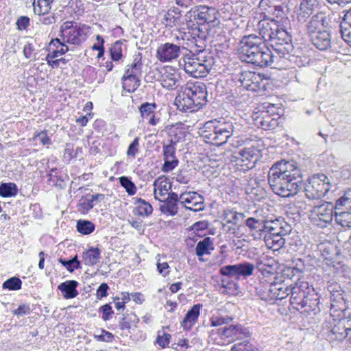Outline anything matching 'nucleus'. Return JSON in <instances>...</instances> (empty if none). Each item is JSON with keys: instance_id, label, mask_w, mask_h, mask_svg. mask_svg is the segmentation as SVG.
<instances>
[{"instance_id": "obj_63", "label": "nucleus", "mask_w": 351, "mask_h": 351, "mask_svg": "<svg viewBox=\"0 0 351 351\" xmlns=\"http://www.w3.org/2000/svg\"><path fill=\"white\" fill-rule=\"evenodd\" d=\"M38 15V23L44 25H50L56 23V17L53 12L48 11L47 12L35 13Z\"/></svg>"}, {"instance_id": "obj_21", "label": "nucleus", "mask_w": 351, "mask_h": 351, "mask_svg": "<svg viewBox=\"0 0 351 351\" xmlns=\"http://www.w3.org/2000/svg\"><path fill=\"white\" fill-rule=\"evenodd\" d=\"M188 51L185 47L181 48L179 45L173 43H166L161 44L156 50V58L161 62H171Z\"/></svg>"}, {"instance_id": "obj_30", "label": "nucleus", "mask_w": 351, "mask_h": 351, "mask_svg": "<svg viewBox=\"0 0 351 351\" xmlns=\"http://www.w3.org/2000/svg\"><path fill=\"white\" fill-rule=\"evenodd\" d=\"M328 25V22L326 14L323 12H317L311 16L306 27L311 36L312 34L325 30Z\"/></svg>"}, {"instance_id": "obj_25", "label": "nucleus", "mask_w": 351, "mask_h": 351, "mask_svg": "<svg viewBox=\"0 0 351 351\" xmlns=\"http://www.w3.org/2000/svg\"><path fill=\"white\" fill-rule=\"evenodd\" d=\"M291 231V227L283 219L267 221L265 234L270 236L284 237Z\"/></svg>"}, {"instance_id": "obj_37", "label": "nucleus", "mask_w": 351, "mask_h": 351, "mask_svg": "<svg viewBox=\"0 0 351 351\" xmlns=\"http://www.w3.org/2000/svg\"><path fill=\"white\" fill-rule=\"evenodd\" d=\"M79 285L78 282L74 280H66L58 286V289L60 291L64 299H73L79 294L77 287Z\"/></svg>"}, {"instance_id": "obj_17", "label": "nucleus", "mask_w": 351, "mask_h": 351, "mask_svg": "<svg viewBox=\"0 0 351 351\" xmlns=\"http://www.w3.org/2000/svg\"><path fill=\"white\" fill-rule=\"evenodd\" d=\"M274 106L271 105L266 111H262L254 117L255 125L265 130H271L277 128L280 124V117L278 113L274 111Z\"/></svg>"}, {"instance_id": "obj_5", "label": "nucleus", "mask_w": 351, "mask_h": 351, "mask_svg": "<svg viewBox=\"0 0 351 351\" xmlns=\"http://www.w3.org/2000/svg\"><path fill=\"white\" fill-rule=\"evenodd\" d=\"M293 308L302 313L316 315L320 311L319 296L308 282L298 279L294 285L289 284L288 295Z\"/></svg>"}, {"instance_id": "obj_3", "label": "nucleus", "mask_w": 351, "mask_h": 351, "mask_svg": "<svg viewBox=\"0 0 351 351\" xmlns=\"http://www.w3.org/2000/svg\"><path fill=\"white\" fill-rule=\"evenodd\" d=\"M221 161L223 160L226 165L236 162L239 159L242 162H249L254 167L259 156V150L254 146L245 147L238 153L237 149L241 145V143L237 136H233L234 127L230 120L226 121L221 117Z\"/></svg>"}, {"instance_id": "obj_54", "label": "nucleus", "mask_w": 351, "mask_h": 351, "mask_svg": "<svg viewBox=\"0 0 351 351\" xmlns=\"http://www.w3.org/2000/svg\"><path fill=\"white\" fill-rule=\"evenodd\" d=\"M224 183L221 184L223 186V191L225 192L226 195H228L230 196L235 195L238 193L239 187L237 185V179L234 177L228 178L226 176V180H223Z\"/></svg>"}, {"instance_id": "obj_40", "label": "nucleus", "mask_w": 351, "mask_h": 351, "mask_svg": "<svg viewBox=\"0 0 351 351\" xmlns=\"http://www.w3.org/2000/svg\"><path fill=\"white\" fill-rule=\"evenodd\" d=\"M234 265L238 281L240 279H246L249 276H252L255 269V267L252 263L247 261L241 262Z\"/></svg>"}, {"instance_id": "obj_61", "label": "nucleus", "mask_w": 351, "mask_h": 351, "mask_svg": "<svg viewBox=\"0 0 351 351\" xmlns=\"http://www.w3.org/2000/svg\"><path fill=\"white\" fill-rule=\"evenodd\" d=\"M232 351H260V350L249 339L235 343L231 348Z\"/></svg>"}, {"instance_id": "obj_53", "label": "nucleus", "mask_w": 351, "mask_h": 351, "mask_svg": "<svg viewBox=\"0 0 351 351\" xmlns=\"http://www.w3.org/2000/svg\"><path fill=\"white\" fill-rule=\"evenodd\" d=\"M76 229L83 235H89L95 230V225L87 219H79L76 223Z\"/></svg>"}, {"instance_id": "obj_59", "label": "nucleus", "mask_w": 351, "mask_h": 351, "mask_svg": "<svg viewBox=\"0 0 351 351\" xmlns=\"http://www.w3.org/2000/svg\"><path fill=\"white\" fill-rule=\"evenodd\" d=\"M119 181L120 185L125 189L129 195L132 196L136 194L137 188L130 178L123 176L119 178Z\"/></svg>"}, {"instance_id": "obj_41", "label": "nucleus", "mask_w": 351, "mask_h": 351, "mask_svg": "<svg viewBox=\"0 0 351 351\" xmlns=\"http://www.w3.org/2000/svg\"><path fill=\"white\" fill-rule=\"evenodd\" d=\"M82 258L86 265L93 266L101 258V250L98 247H90L83 252Z\"/></svg>"}, {"instance_id": "obj_39", "label": "nucleus", "mask_w": 351, "mask_h": 351, "mask_svg": "<svg viewBox=\"0 0 351 351\" xmlns=\"http://www.w3.org/2000/svg\"><path fill=\"white\" fill-rule=\"evenodd\" d=\"M272 280L269 281L268 279L261 278L259 283L255 287L256 294L263 300L271 302V289Z\"/></svg>"}, {"instance_id": "obj_16", "label": "nucleus", "mask_w": 351, "mask_h": 351, "mask_svg": "<svg viewBox=\"0 0 351 351\" xmlns=\"http://www.w3.org/2000/svg\"><path fill=\"white\" fill-rule=\"evenodd\" d=\"M184 51L182 54V58L179 60V66L183 68L186 73L190 74L194 77L201 76V74L204 73L202 71V66L201 65L200 57H195L193 51L190 50Z\"/></svg>"}, {"instance_id": "obj_44", "label": "nucleus", "mask_w": 351, "mask_h": 351, "mask_svg": "<svg viewBox=\"0 0 351 351\" xmlns=\"http://www.w3.org/2000/svg\"><path fill=\"white\" fill-rule=\"evenodd\" d=\"M181 16V10L180 8L176 7L170 8L164 17L166 26L172 27L179 25Z\"/></svg>"}, {"instance_id": "obj_22", "label": "nucleus", "mask_w": 351, "mask_h": 351, "mask_svg": "<svg viewBox=\"0 0 351 351\" xmlns=\"http://www.w3.org/2000/svg\"><path fill=\"white\" fill-rule=\"evenodd\" d=\"M105 199V195L102 193L90 194L87 193L81 197L77 204V210L83 215L87 214L93 208L96 202H103Z\"/></svg>"}, {"instance_id": "obj_31", "label": "nucleus", "mask_w": 351, "mask_h": 351, "mask_svg": "<svg viewBox=\"0 0 351 351\" xmlns=\"http://www.w3.org/2000/svg\"><path fill=\"white\" fill-rule=\"evenodd\" d=\"M310 37L313 45L319 50L326 51L331 47V36L328 30L312 34Z\"/></svg>"}, {"instance_id": "obj_34", "label": "nucleus", "mask_w": 351, "mask_h": 351, "mask_svg": "<svg viewBox=\"0 0 351 351\" xmlns=\"http://www.w3.org/2000/svg\"><path fill=\"white\" fill-rule=\"evenodd\" d=\"M161 85L168 89L174 90L178 87L181 86L182 79L179 73L177 72H171L165 70L162 74Z\"/></svg>"}, {"instance_id": "obj_45", "label": "nucleus", "mask_w": 351, "mask_h": 351, "mask_svg": "<svg viewBox=\"0 0 351 351\" xmlns=\"http://www.w3.org/2000/svg\"><path fill=\"white\" fill-rule=\"evenodd\" d=\"M351 210V189L344 192L343 195L336 200L335 211Z\"/></svg>"}, {"instance_id": "obj_62", "label": "nucleus", "mask_w": 351, "mask_h": 351, "mask_svg": "<svg viewBox=\"0 0 351 351\" xmlns=\"http://www.w3.org/2000/svg\"><path fill=\"white\" fill-rule=\"evenodd\" d=\"M54 0H34L33 6L34 13L47 12L50 11L51 5Z\"/></svg>"}, {"instance_id": "obj_2", "label": "nucleus", "mask_w": 351, "mask_h": 351, "mask_svg": "<svg viewBox=\"0 0 351 351\" xmlns=\"http://www.w3.org/2000/svg\"><path fill=\"white\" fill-rule=\"evenodd\" d=\"M268 183L276 195L289 197L303 186L300 169L294 160H282L275 162L268 172Z\"/></svg>"}, {"instance_id": "obj_58", "label": "nucleus", "mask_w": 351, "mask_h": 351, "mask_svg": "<svg viewBox=\"0 0 351 351\" xmlns=\"http://www.w3.org/2000/svg\"><path fill=\"white\" fill-rule=\"evenodd\" d=\"M258 268L263 274L262 278L268 279L269 281L273 280L274 278H280V275L275 272V269L271 265L261 262L258 263Z\"/></svg>"}, {"instance_id": "obj_6", "label": "nucleus", "mask_w": 351, "mask_h": 351, "mask_svg": "<svg viewBox=\"0 0 351 351\" xmlns=\"http://www.w3.org/2000/svg\"><path fill=\"white\" fill-rule=\"evenodd\" d=\"M89 29L85 24L66 21L60 25L58 38L64 45L79 46L87 39Z\"/></svg>"}, {"instance_id": "obj_18", "label": "nucleus", "mask_w": 351, "mask_h": 351, "mask_svg": "<svg viewBox=\"0 0 351 351\" xmlns=\"http://www.w3.org/2000/svg\"><path fill=\"white\" fill-rule=\"evenodd\" d=\"M265 78L256 72L245 71L239 73V86L248 90L254 92L265 89V84L263 83Z\"/></svg>"}, {"instance_id": "obj_26", "label": "nucleus", "mask_w": 351, "mask_h": 351, "mask_svg": "<svg viewBox=\"0 0 351 351\" xmlns=\"http://www.w3.org/2000/svg\"><path fill=\"white\" fill-rule=\"evenodd\" d=\"M185 21L189 29H193V27L199 25L205 30L204 25H206V17L203 7L192 8L186 14Z\"/></svg>"}, {"instance_id": "obj_36", "label": "nucleus", "mask_w": 351, "mask_h": 351, "mask_svg": "<svg viewBox=\"0 0 351 351\" xmlns=\"http://www.w3.org/2000/svg\"><path fill=\"white\" fill-rule=\"evenodd\" d=\"M69 50L67 45L63 44L60 41V38H56L52 39L48 47L49 53L46 56V59H53L60 55L66 53Z\"/></svg>"}, {"instance_id": "obj_55", "label": "nucleus", "mask_w": 351, "mask_h": 351, "mask_svg": "<svg viewBox=\"0 0 351 351\" xmlns=\"http://www.w3.org/2000/svg\"><path fill=\"white\" fill-rule=\"evenodd\" d=\"M200 58H204V60H201V65L202 66V71L206 70L207 73L211 72L212 70H214V73L217 70L218 64H217V59L218 57L215 58L213 55L201 56Z\"/></svg>"}, {"instance_id": "obj_4", "label": "nucleus", "mask_w": 351, "mask_h": 351, "mask_svg": "<svg viewBox=\"0 0 351 351\" xmlns=\"http://www.w3.org/2000/svg\"><path fill=\"white\" fill-rule=\"evenodd\" d=\"M219 82V79H217L215 83L208 82L207 84L202 82H189L184 86H181V90L175 99L178 109L185 112L197 111L206 104L209 90L217 98Z\"/></svg>"}, {"instance_id": "obj_52", "label": "nucleus", "mask_w": 351, "mask_h": 351, "mask_svg": "<svg viewBox=\"0 0 351 351\" xmlns=\"http://www.w3.org/2000/svg\"><path fill=\"white\" fill-rule=\"evenodd\" d=\"M160 178L156 179L154 182V195L155 199L161 201L157 196V191H158V195L161 197H164L166 194L169 193V190L171 188V183L167 182L166 180H160Z\"/></svg>"}, {"instance_id": "obj_23", "label": "nucleus", "mask_w": 351, "mask_h": 351, "mask_svg": "<svg viewBox=\"0 0 351 351\" xmlns=\"http://www.w3.org/2000/svg\"><path fill=\"white\" fill-rule=\"evenodd\" d=\"M271 302L281 300L288 296L289 283L283 279V275H280V278H274L271 282Z\"/></svg>"}, {"instance_id": "obj_19", "label": "nucleus", "mask_w": 351, "mask_h": 351, "mask_svg": "<svg viewBox=\"0 0 351 351\" xmlns=\"http://www.w3.org/2000/svg\"><path fill=\"white\" fill-rule=\"evenodd\" d=\"M189 33L191 34V36L193 38L192 43H194V46L195 47L194 52L197 53V55L200 53H204L206 39L209 40V42L211 43V46L215 47L213 50H215L217 53L218 49L217 47L219 45V43L218 41H216L215 39L214 43H212V38H209L208 31L204 30L202 27H200L199 25L195 26V27H193V29H189Z\"/></svg>"}, {"instance_id": "obj_60", "label": "nucleus", "mask_w": 351, "mask_h": 351, "mask_svg": "<svg viewBox=\"0 0 351 351\" xmlns=\"http://www.w3.org/2000/svg\"><path fill=\"white\" fill-rule=\"evenodd\" d=\"M22 284V280L19 277L13 276L3 282L2 289L9 291H18L21 289Z\"/></svg>"}, {"instance_id": "obj_14", "label": "nucleus", "mask_w": 351, "mask_h": 351, "mask_svg": "<svg viewBox=\"0 0 351 351\" xmlns=\"http://www.w3.org/2000/svg\"><path fill=\"white\" fill-rule=\"evenodd\" d=\"M245 215L243 213H238L234 209H224L221 216V230L228 234L227 238L235 234L239 230L237 223L239 219H243Z\"/></svg>"}, {"instance_id": "obj_24", "label": "nucleus", "mask_w": 351, "mask_h": 351, "mask_svg": "<svg viewBox=\"0 0 351 351\" xmlns=\"http://www.w3.org/2000/svg\"><path fill=\"white\" fill-rule=\"evenodd\" d=\"M180 199V203L184 205L186 209L195 212L204 209V197L196 193H182Z\"/></svg>"}, {"instance_id": "obj_8", "label": "nucleus", "mask_w": 351, "mask_h": 351, "mask_svg": "<svg viewBox=\"0 0 351 351\" xmlns=\"http://www.w3.org/2000/svg\"><path fill=\"white\" fill-rule=\"evenodd\" d=\"M142 54L134 56L133 62L127 66L125 73L121 78L122 86L128 93L134 92L141 85L140 78L143 73Z\"/></svg>"}, {"instance_id": "obj_11", "label": "nucleus", "mask_w": 351, "mask_h": 351, "mask_svg": "<svg viewBox=\"0 0 351 351\" xmlns=\"http://www.w3.org/2000/svg\"><path fill=\"white\" fill-rule=\"evenodd\" d=\"M272 36L269 41L272 43L273 46H276L274 50L278 55V56H276L277 57L275 59L276 61L278 60L279 58H284L292 49V34L287 28L278 23L277 28L274 30Z\"/></svg>"}, {"instance_id": "obj_38", "label": "nucleus", "mask_w": 351, "mask_h": 351, "mask_svg": "<svg viewBox=\"0 0 351 351\" xmlns=\"http://www.w3.org/2000/svg\"><path fill=\"white\" fill-rule=\"evenodd\" d=\"M348 335V332H346L343 327L340 326V322L337 317H333L331 328L327 335L329 340L341 341Z\"/></svg>"}, {"instance_id": "obj_7", "label": "nucleus", "mask_w": 351, "mask_h": 351, "mask_svg": "<svg viewBox=\"0 0 351 351\" xmlns=\"http://www.w3.org/2000/svg\"><path fill=\"white\" fill-rule=\"evenodd\" d=\"M233 318L230 316L221 315V346L228 345L234 340L251 341L252 332L249 328L241 324L231 323Z\"/></svg>"}, {"instance_id": "obj_42", "label": "nucleus", "mask_w": 351, "mask_h": 351, "mask_svg": "<svg viewBox=\"0 0 351 351\" xmlns=\"http://www.w3.org/2000/svg\"><path fill=\"white\" fill-rule=\"evenodd\" d=\"M126 40H119L114 42L110 48V54L112 60L119 61L123 57V50L126 49Z\"/></svg>"}, {"instance_id": "obj_12", "label": "nucleus", "mask_w": 351, "mask_h": 351, "mask_svg": "<svg viewBox=\"0 0 351 351\" xmlns=\"http://www.w3.org/2000/svg\"><path fill=\"white\" fill-rule=\"evenodd\" d=\"M229 8H232L228 3L224 4L223 8H221V19L223 20V23L221 22V48L224 49H230L234 38L232 33L235 29V23L231 19L232 14L228 10Z\"/></svg>"}, {"instance_id": "obj_51", "label": "nucleus", "mask_w": 351, "mask_h": 351, "mask_svg": "<svg viewBox=\"0 0 351 351\" xmlns=\"http://www.w3.org/2000/svg\"><path fill=\"white\" fill-rule=\"evenodd\" d=\"M262 239L265 241L266 245L273 250H277L285 245V239L282 237L270 236L265 234Z\"/></svg>"}, {"instance_id": "obj_20", "label": "nucleus", "mask_w": 351, "mask_h": 351, "mask_svg": "<svg viewBox=\"0 0 351 351\" xmlns=\"http://www.w3.org/2000/svg\"><path fill=\"white\" fill-rule=\"evenodd\" d=\"M203 10L205 11L206 17V25L204 29L208 31L209 38H212V43L219 40V21H217L218 11L215 8L211 7L204 6Z\"/></svg>"}, {"instance_id": "obj_9", "label": "nucleus", "mask_w": 351, "mask_h": 351, "mask_svg": "<svg viewBox=\"0 0 351 351\" xmlns=\"http://www.w3.org/2000/svg\"><path fill=\"white\" fill-rule=\"evenodd\" d=\"M326 289L330 298V315L335 317L336 312L346 311L350 295L341 285L335 281H328Z\"/></svg>"}, {"instance_id": "obj_1", "label": "nucleus", "mask_w": 351, "mask_h": 351, "mask_svg": "<svg viewBox=\"0 0 351 351\" xmlns=\"http://www.w3.org/2000/svg\"><path fill=\"white\" fill-rule=\"evenodd\" d=\"M256 19L258 20L255 29L261 37L254 34L245 36L239 43V56L243 62L260 67L267 66L274 62L277 57L272 53L264 41L267 42L271 39L279 21L271 19L264 12L259 14V18L254 17L253 23L256 21Z\"/></svg>"}, {"instance_id": "obj_57", "label": "nucleus", "mask_w": 351, "mask_h": 351, "mask_svg": "<svg viewBox=\"0 0 351 351\" xmlns=\"http://www.w3.org/2000/svg\"><path fill=\"white\" fill-rule=\"evenodd\" d=\"M58 262L61 263L69 272H73L75 269H78L82 267L81 263L78 260L77 255H75L70 260L60 257L58 258Z\"/></svg>"}, {"instance_id": "obj_33", "label": "nucleus", "mask_w": 351, "mask_h": 351, "mask_svg": "<svg viewBox=\"0 0 351 351\" xmlns=\"http://www.w3.org/2000/svg\"><path fill=\"white\" fill-rule=\"evenodd\" d=\"M156 108L157 105L155 102H144L138 107L142 118L147 119L149 124L152 125H156L160 121V118L155 115Z\"/></svg>"}, {"instance_id": "obj_47", "label": "nucleus", "mask_w": 351, "mask_h": 351, "mask_svg": "<svg viewBox=\"0 0 351 351\" xmlns=\"http://www.w3.org/2000/svg\"><path fill=\"white\" fill-rule=\"evenodd\" d=\"M288 10L287 6L285 3H281L276 5H270L269 6L268 12L273 15L274 18L272 19H276L279 21V24L280 22H283V20L287 21V17H286L287 12Z\"/></svg>"}, {"instance_id": "obj_48", "label": "nucleus", "mask_w": 351, "mask_h": 351, "mask_svg": "<svg viewBox=\"0 0 351 351\" xmlns=\"http://www.w3.org/2000/svg\"><path fill=\"white\" fill-rule=\"evenodd\" d=\"M214 249L213 242L210 237H206L203 240L199 241L195 247L196 255L199 257V260L202 261L200 258L204 254H210V251Z\"/></svg>"}, {"instance_id": "obj_28", "label": "nucleus", "mask_w": 351, "mask_h": 351, "mask_svg": "<svg viewBox=\"0 0 351 351\" xmlns=\"http://www.w3.org/2000/svg\"><path fill=\"white\" fill-rule=\"evenodd\" d=\"M228 49L229 51H223L225 49L221 48V70L225 74L232 75L234 74V72L237 68L238 62L232 53L233 49L230 48Z\"/></svg>"}, {"instance_id": "obj_27", "label": "nucleus", "mask_w": 351, "mask_h": 351, "mask_svg": "<svg viewBox=\"0 0 351 351\" xmlns=\"http://www.w3.org/2000/svg\"><path fill=\"white\" fill-rule=\"evenodd\" d=\"M267 220L263 218L249 217L245 221L250 232L255 239H262L265 234Z\"/></svg>"}, {"instance_id": "obj_64", "label": "nucleus", "mask_w": 351, "mask_h": 351, "mask_svg": "<svg viewBox=\"0 0 351 351\" xmlns=\"http://www.w3.org/2000/svg\"><path fill=\"white\" fill-rule=\"evenodd\" d=\"M67 8L71 10V13H74L76 16H82L85 10L84 5L81 0H70Z\"/></svg>"}, {"instance_id": "obj_46", "label": "nucleus", "mask_w": 351, "mask_h": 351, "mask_svg": "<svg viewBox=\"0 0 351 351\" xmlns=\"http://www.w3.org/2000/svg\"><path fill=\"white\" fill-rule=\"evenodd\" d=\"M138 322L139 319L134 313L123 314L119 322V327L121 330H129L133 325L136 326Z\"/></svg>"}, {"instance_id": "obj_29", "label": "nucleus", "mask_w": 351, "mask_h": 351, "mask_svg": "<svg viewBox=\"0 0 351 351\" xmlns=\"http://www.w3.org/2000/svg\"><path fill=\"white\" fill-rule=\"evenodd\" d=\"M49 171L47 172V184L49 186H55L58 189H62L66 187V181L69 180L67 175L56 167L49 168L47 167Z\"/></svg>"}, {"instance_id": "obj_56", "label": "nucleus", "mask_w": 351, "mask_h": 351, "mask_svg": "<svg viewBox=\"0 0 351 351\" xmlns=\"http://www.w3.org/2000/svg\"><path fill=\"white\" fill-rule=\"evenodd\" d=\"M335 317L340 322V326L343 327L349 335L351 332V313L346 311H343V312L338 311L336 312L334 317Z\"/></svg>"}, {"instance_id": "obj_32", "label": "nucleus", "mask_w": 351, "mask_h": 351, "mask_svg": "<svg viewBox=\"0 0 351 351\" xmlns=\"http://www.w3.org/2000/svg\"><path fill=\"white\" fill-rule=\"evenodd\" d=\"M202 304L197 303L194 304L187 311L181 323V326L184 330L189 331L191 330L192 327L194 326L199 316L200 311L202 310Z\"/></svg>"}, {"instance_id": "obj_50", "label": "nucleus", "mask_w": 351, "mask_h": 351, "mask_svg": "<svg viewBox=\"0 0 351 351\" xmlns=\"http://www.w3.org/2000/svg\"><path fill=\"white\" fill-rule=\"evenodd\" d=\"M19 193V188L14 182H1L0 184V196L2 197H15Z\"/></svg>"}, {"instance_id": "obj_35", "label": "nucleus", "mask_w": 351, "mask_h": 351, "mask_svg": "<svg viewBox=\"0 0 351 351\" xmlns=\"http://www.w3.org/2000/svg\"><path fill=\"white\" fill-rule=\"evenodd\" d=\"M343 16L340 24V33L343 40L351 47V8L342 12Z\"/></svg>"}, {"instance_id": "obj_13", "label": "nucleus", "mask_w": 351, "mask_h": 351, "mask_svg": "<svg viewBox=\"0 0 351 351\" xmlns=\"http://www.w3.org/2000/svg\"><path fill=\"white\" fill-rule=\"evenodd\" d=\"M234 265H221V292L229 295H236L239 293V282Z\"/></svg>"}, {"instance_id": "obj_15", "label": "nucleus", "mask_w": 351, "mask_h": 351, "mask_svg": "<svg viewBox=\"0 0 351 351\" xmlns=\"http://www.w3.org/2000/svg\"><path fill=\"white\" fill-rule=\"evenodd\" d=\"M312 214L314 223L320 228H325L335 217L334 205L331 202H324L320 205L315 206Z\"/></svg>"}, {"instance_id": "obj_43", "label": "nucleus", "mask_w": 351, "mask_h": 351, "mask_svg": "<svg viewBox=\"0 0 351 351\" xmlns=\"http://www.w3.org/2000/svg\"><path fill=\"white\" fill-rule=\"evenodd\" d=\"M136 205V209L134 210V215L141 217H149L153 213L152 206L142 198H137L135 201Z\"/></svg>"}, {"instance_id": "obj_49", "label": "nucleus", "mask_w": 351, "mask_h": 351, "mask_svg": "<svg viewBox=\"0 0 351 351\" xmlns=\"http://www.w3.org/2000/svg\"><path fill=\"white\" fill-rule=\"evenodd\" d=\"M335 219L341 227L351 228V210L335 211Z\"/></svg>"}, {"instance_id": "obj_10", "label": "nucleus", "mask_w": 351, "mask_h": 351, "mask_svg": "<svg viewBox=\"0 0 351 351\" xmlns=\"http://www.w3.org/2000/svg\"><path fill=\"white\" fill-rule=\"evenodd\" d=\"M330 179L323 173H317L308 178L304 186L305 196L310 200L319 199L330 190Z\"/></svg>"}]
</instances>
